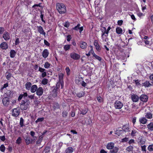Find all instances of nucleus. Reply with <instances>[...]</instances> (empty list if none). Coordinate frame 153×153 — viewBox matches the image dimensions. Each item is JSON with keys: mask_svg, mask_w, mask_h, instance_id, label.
Instances as JSON below:
<instances>
[{"mask_svg": "<svg viewBox=\"0 0 153 153\" xmlns=\"http://www.w3.org/2000/svg\"><path fill=\"white\" fill-rule=\"evenodd\" d=\"M101 32V38L103 41L107 42L108 41L107 38L108 36V32L107 31L106 28L104 27H102L100 29Z\"/></svg>", "mask_w": 153, "mask_h": 153, "instance_id": "f257e3e1", "label": "nucleus"}, {"mask_svg": "<svg viewBox=\"0 0 153 153\" xmlns=\"http://www.w3.org/2000/svg\"><path fill=\"white\" fill-rule=\"evenodd\" d=\"M56 7L60 13H64L66 12V7L63 3H56Z\"/></svg>", "mask_w": 153, "mask_h": 153, "instance_id": "f03ea898", "label": "nucleus"}, {"mask_svg": "<svg viewBox=\"0 0 153 153\" xmlns=\"http://www.w3.org/2000/svg\"><path fill=\"white\" fill-rule=\"evenodd\" d=\"M30 102L28 100H22L20 104V108L22 110H26L30 107Z\"/></svg>", "mask_w": 153, "mask_h": 153, "instance_id": "7ed1b4c3", "label": "nucleus"}, {"mask_svg": "<svg viewBox=\"0 0 153 153\" xmlns=\"http://www.w3.org/2000/svg\"><path fill=\"white\" fill-rule=\"evenodd\" d=\"M123 103L119 100L115 101L114 104V106L116 109H121L123 106Z\"/></svg>", "mask_w": 153, "mask_h": 153, "instance_id": "20e7f679", "label": "nucleus"}, {"mask_svg": "<svg viewBox=\"0 0 153 153\" xmlns=\"http://www.w3.org/2000/svg\"><path fill=\"white\" fill-rule=\"evenodd\" d=\"M70 56L71 58L75 60H78L80 57V56L79 54L75 52H72L71 53Z\"/></svg>", "mask_w": 153, "mask_h": 153, "instance_id": "39448f33", "label": "nucleus"}, {"mask_svg": "<svg viewBox=\"0 0 153 153\" xmlns=\"http://www.w3.org/2000/svg\"><path fill=\"white\" fill-rule=\"evenodd\" d=\"M20 111L18 108H15L12 111V115L15 117H17L19 114Z\"/></svg>", "mask_w": 153, "mask_h": 153, "instance_id": "423d86ee", "label": "nucleus"}, {"mask_svg": "<svg viewBox=\"0 0 153 153\" xmlns=\"http://www.w3.org/2000/svg\"><path fill=\"white\" fill-rule=\"evenodd\" d=\"M140 100L144 102H146L148 100V97L146 95H142L139 97Z\"/></svg>", "mask_w": 153, "mask_h": 153, "instance_id": "0eeeda50", "label": "nucleus"}, {"mask_svg": "<svg viewBox=\"0 0 153 153\" xmlns=\"http://www.w3.org/2000/svg\"><path fill=\"white\" fill-rule=\"evenodd\" d=\"M43 90L42 87H39L37 88L36 91V95L38 96H41L43 94Z\"/></svg>", "mask_w": 153, "mask_h": 153, "instance_id": "6e6552de", "label": "nucleus"}, {"mask_svg": "<svg viewBox=\"0 0 153 153\" xmlns=\"http://www.w3.org/2000/svg\"><path fill=\"white\" fill-rule=\"evenodd\" d=\"M114 143L113 142L108 143L106 145V147L108 149H112L114 147Z\"/></svg>", "mask_w": 153, "mask_h": 153, "instance_id": "1a4fd4ad", "label": "nucleus"}, {"mask_svg": "<svg viewBox=\"0 0 153 153\" xmlns=\"http://www.w3.org/2000/svg\"><path fill=\"white\" fill-rule=\"evenodd\" d=\"M131 99L133 102H136L139 100V97L137 95L133 94L131 96Z\"/></svg>", "mask_w": 153, "mask_h": 153, "instance_id": "9d476101", "label": "nucleus"}, {"mask_svg": "<svg viewBox=\"0 0 153 153\" xmlns=\"http://www.w3.org/2000/svg\"><path fill=\"white\" fill-rule=\"evenodd\" d=\"M58 88L56 87L53 90L52 92V95L53 97H55L57 96Z\"/></svg>", "mask_w": 153, "mask_h": 153, "instance_id": "9b49d317", "label": "nucleus"}, {"mask_svg": "<svg viewBox=\"0 0 153 153\" xmlns=\"http://www.w3.org/2000/svg\"><path fill=\"white\" fill-rule=\"evenodd\" d=\"M48 50L47 49H44L42 53V56L45 58H46L49 55Z\"/></svg>", "mask_w": 153, "mask_h": 153, "instance_id": "f8f14e48", "label": "nucleus"}, {"mask_svg": "<svg viewBox=\"0 0 153 153\" xmlns=\"http://www.w3.org/2000/svg\"><path fill=\"white\" fill-rule=\"evenodd\" d=\"M2 102L4 105L7 106L9 104V100L7 97H4L2 100Z\"/></svg>", "mask_w": 153, "mask_h": 153, "instance_id": "ddd939ff", "label": "nucleus"}, {"mask_svg": "<svg viewBox=\"0 0 153 153\" xmlns=\"http://www.w3.org/2000/svg\"><path fill=\"white\" fill-rule=\"evenodd\" d=\"M37 28L38 32L42 34L45 36V33L42 27L41 26H37Z\"/></svg>", "mask_w": 153, "mask_h": 153, "instance_id": "4468645a", "label": "nucleus"}, {"mask_svg": "<svg viewBox=\"0 0 153 153\" xmlns=\"http://www.w3.org/2000/svg\"><path fill=\"white\" fill-rule=\"evenodd\" d=\"M94 45L95 46L96 50L98 51H100L101 50V48L98 43V41L97 40H95L94 41Z\"/></svg>", "mask_w": 153, "mask_h": 153, "instance_id": "2eb2a0df", "label": "nucleus"}, {"mask_svg": "<svg viewBox=\"0 0 153 153\" xmlns=\"http://www.w3.org/2000/svg\"><path fill=\"white\" fill-rule=\"evenodd\" d=\"M3 37L5 40H8L10 38V36L9 33L7 32H5L3 35Z\"/></svg>", "mask_w": 153, "mask_h": 153, "instance_id": "dca6fc26", "label": "nucleus"}, {"mask_svg": "<svg viewBox=\"0 0 153 153\" xmlns=\"http://www.w3.org/2000/svg\"><path fill=\"white\" fill-rule=\"evenodd\" d=\"M82 80V77H76V78L75 82L76 84L79 85L81 84Z\"/></svg>", "mask_w": 153, "mask_h": 153, "instance_id": "f3484780", "label": "nucleus"}, {"mask_svg": "<svg viewBox=\"0 0 153 153\" xmlns=\"http://www.w3.org/2000/svg\"><path fill=\"white\" fill-rule=\"evenodd\" d=\"M38 88L37 86L36 85H34L31 86L30 88V92L31 93H33L36 91Z\"/></svg>", "mask_w": 153, "mask_h": 153, "instance_id": "a211bd4d", "label": "nucleus"}, {"mask_svg": "<svg viewBox=\"0 0 153 153\" xmlns=\"http://www.w3.org/2000/svg\"><path fill=\"white\" fill-rule=\"evenodd\" d=\"M25 142L27 145H29L33 141V140L31 139L29 136H27L25 139Z\"/></svg>", "mask_w": 153, "mask_h": 153, "instance_id": "6ab92c4d", "label": "nucleus"}, {"mask_svg": "<svg viewBox=\"0 0 153 153\" xmlns=\"http://www.w3.org/2000/svg\"><path fill=\"white\" fill-rule=\"evenodd\" d=\"M139 121L140 123L145 124L146 123L147 120L145 117H143L140 118Z\"/></svg>", "mask_w": 153, "mask_h": 153, "instance_id": "aec40b11", "label": "nucleus"}, {"mask_svg": "<svg viewBox=\"0 0 153 153\" xmlns=\"http://www.w3.org/2000/svg\"><path fill=\"white\" fill-rule=\"evenodd\" d=\"M80 46L82 49H84L87 47V44L85 42H81L80 43Z\"/></svg>", "mask_w": 153, "mask_h": 153, "instance_id": "412c9836", "label": "nucleus"}, {"mask_svg": "<svg viewBox=\"0 0 153 153\" xmlns=\"http://www.w3.org/2000/svg\"><path fill=\"white\" fill-rule=\"evenodd\" d=\"M32 83L30 82H27L25 84V88L27 90H29L30 89Z\"/></svg>", "mask_w": 153, "mask_h": 153, "instance_id": "4be33fe9", "label": "nucleus"}, {"mask_svg": "<svg viewBox=\"0 0 153 153\" xmlns=\"http://www.w3.org/2000/svg\"><path fill=\"white\" fill-rule=\"evenodd\" d=\"M0 47L2 49H6L8 48V46L6 42H4L0 45Z\"/></svg>", "mask_w": 153, "mask_h": 153, "instance_id": "5701e85b", "label": "nucleus"}, {"mask_svg": "<svg viewBox=\"0 0 153 153\" xmlns=\"http://www.w3.org/2000/svg\"><path fill=\"white\" fill-rule=\"evenodd\" d=\"M119 150V148L117 147H115L110 151V153H117Z\"/></svg>", "mask_w": 153, "mask_h": 153, "instance_id": "b1692460", "label": "nucleus"}, {"mask_svg": "<svg viewBox=\"0 0 153 153\" xmlns=\"http://www.w3.org/2000/svg\"><path fill=\"white\" fill-rule=\"evenodd\" d=\"M122 129L126 132L128 131H129V126L127 125H125L123 127Z\"/></svg>", "mask_w": 153, "mask_h": 153, "instance_id": "393cba45", "label": "nucleus"}, {"mask_svg": "<svg viewBox=\"0 0 153 153\" xmlns=\"http://www.w3.org/2000/svg\"><path fill=\"white\" fill-rule=\"evenodd\" d=\"M16 53V51L14 50H11L10 52V57L11 58H14L15 56Z\"/></svg>", "mask_w": 153, "mask_h": 153, "instance_id": "a878e982", "label": "nucleus"}, {"mask_svg": "<svg viewBox=\"0 0 153 153\" xmlns=\"http://www.w3.org/2000/svg\"><path fill=\"white\" fill-rule=\"evenodd\" d=\"M116 31L118 34H122L123 33L122 29L120 27H117L116 28Z\"/></svg>", "mask_w": 153, "mask_h": 153, "instance_id": "bb28decb", "label": "nucleus"}, {"mask_svg": "<svg viewBox=\"0 0 153 153\" xmlns=\"http://www.w3.org/2000/svg\"><path fill=\"white\" fill-rule=\"evenodd\" d=\"M73 149L71 147H68L65 151V153H72L73 152Z\"/></svg>", "mask_w": 153, "mask_h": 153, "instance_id": "cd10ccee", "label": "nucleus"}, {"mask_svg": "<svg viewBox=\"0 0 153 153\" xmlns=\"http://www.w3.org/2000/svg\"><path fill=\"white\" fill-rule=\"evenodd\" d=\"M147 126L149 130L151 131H153V123H151L149 124Z\"/></svg>", "mask_w": 153, "mask_h": 153, "instance_id": "c85d7f7f", "label": "nucleus"}, {"mask_svg": "<svg viewBox=\"0 0 153 153\" xmlns=\"http://www.w3.org/2000/svg\"><path fill=\"white\" fill-rule=\"evenodd\" d=\"M138 134L137 131L135 129H133L131 133V135L132 136H136Z\"/></svg>", "mask_w": 153, "mask_h": 153, "instance_id": "c756f323", "label": "nucleus"}, {"mask_svg": "<svg viewBox=\"0 0 153 153\" xmlns=\"http://www.w3.org/2000/svg\"><path fill=\"white\" fill-rule=\"evenodd\" d=\"M43 138L42 136H40L36 141V144H40L43 140Z\"/></svg>", "mask_w": 153, "mask_h": 153, "instance_id": "7c9ffc66", "label": "nucleus"}, {"mask_svg": "<svg viewBox=\"0 0 153 153\" xmlns=\"http://www.w3.org/2000/svg\"><path fill=\"white\" fill-rule=\"evenodd\" d=\"M133 147L131 146H130L127 147L126 149V150L128 152H132L133 150Z\"/></svg>", "mask_w": 153, "mask_h": 153, "instance_id": "2f4dec72", "label": "nucleus"}, {"mask_svg": "<svg viewBox=\"0 0 153 153\" xmlns=\"http://www.w3.org/2000/svg\"><path fill=\"white\" fill-rule=\"evenodd\" d=\"M145 116L147 118L149 119H151L152 117V114L151 113H147Z\"/></svg>", "mask_w": 153, "mask_h": 153, "instance_id": "473e14b6", "label": "nucleus"}, {"mask_svg": "<svg viewBox=\"0 0 153 153\" xmlns=\"http://www.w3.org/2000/svg\"><path fill=\"white\" fill-rule=\"evenodd\" d=\"M143 86L145 87H148L151 85V84L149 81H146L143 84Z\"/></svg>", "mask_w": 153, "mask_h": 153, "instance_id": "72a5a7b5", "label": "nucleus"}, {"mask_svg": "<svg viewBox=\"0 0 153 153\" xmlns=\"http://www.w3.org/2000/svg\"><path fill=\"white\" fill-rule=\"evenodd\" d=\"M48 79L46 78H43L42 81V83L44 85L47 84L48 83Z\"/></svg>", "mask_w": 153, "mask_h": 153, "instance_id": "f704fd0d", "label": "nucleus"}, {"mask_svg": "<svg viewBox=\"0 0 153 153\" xmlns=\"http://www.w3.org/2000/svg\"><path fill=\"white\" fill-rule=\"evenodd\" d=\"M71 45H65L64 47V49L65 51L68 50L70 48Z\"/></svg>", "mask_w": 153, "mask_h": 153, "instance_id": "c9c22d12", "label": "nucleus"}, {"mask_svg": "<svg viewBox=\"0 0 153 153\" xmlns=\"http://www.w3.org/2000/svg\"><path fill=\"white\" fill-rule=\"evenodd\" d=\"M84 92L83 91L80 92L79 93H78L77 94V96L78 97H81L83 96H84Z\"/></svg>", "mask_w": 153, "mask_h": 153, "instance_id": "e433bc0d", "label": "nucleus"}, {"mask_svg": "<svg viewBox=\"0 0 153 153\" xmlns=\"http://www.w3.org/2000/svg\"><path fill=\"white\" fill-rule=\"evenodd\" d=\"M93 56L96 59L98 60L99 61H101L102 59V58L101 57L99 56H97L95 54L94 55H93Z\"/></svg>", "mask_w": 153, "mask_h": 153, "instance_id": "4c0bfd02", "label": "nucleus"}, {"mask_svg": "<svg viewBox=\"0 0 153 153\" xmlns=\"http://www.w3.org/2000/svg\"><path fill=\"white\" fill-rule=\"evenodd\" d=\"M22 139L20 137H19L16 140V143L19 144L22 142Z\"/></svg>", "mask_w": 153, "mask_h": 153, "instance_id": "58836bf2", "label": "nucleus"}, {"mask_svg": "<svg viewBox=\"0 0 153 153\" xmlns=\"http://www.w3.org/2000/svg\"><path fill=\"white\" fill-rule=\"evenodd\" d=\"M5 149V147L3 144L1 145L0 147V150L2 152H4Z\"/></svg>", "mask_w": 153, "mask_h": 153, "instance_id": "ea45409f", "label": "nucleus"}, {"mask_svg": "<svg viewBox=\"0 0 153 153\" xmlns=\"http://www.w3.org/2000/svg\"><path fill=\"white\" fill-rule=\"evenodd\" d=\"M148 149L150 151H153V144L149 145L148 147Z\"/></svg>", "mask_w": 153, "mask_h": 153, "instance_id": "a19ab883", "label": "nucleus"}, {"mask_svg": "<svg viewBox=\"0 0 153 153\" xmlns=\"http://www.w3.org/2000/svg\"><path fill=\"white\" fill-rule=\"evenodd\" d=\"M50 66V64L48 62H45L44 64V67L46 68H48Z\"/></svg>", "mask_w": 153, "mask_h": 153, "instance_id": "79ce46f5", "label": "nucleus"}, {"mask_svg": "<svg viewBox=\"0 0 153 153\" xmlns=\"http://www.w3.org/2000/svg\"><path fill=\"white\" fill-rule=\"evenodd\" d=\"M44 120V117H41L37 119L36 121L35 122L37 123L39 122H41L42 121Z\"/></svg>", "mask_w": 153, "mask_h": 153, "instance_id": "37998d69", "label": "nucleus"}, {"mask_svg": "<svg viewBox=\"0 0 153 153\" xmlns=\"http://www.w3.org/2000/svg\"><path fill=\"white\" fill-rule=\"evenodd\" d=\"M65 71L68 75H69L70 73V70L69 67H67L65 68Z\"/></svg>", "mask_w": 153, "mask_h": 153, "instance_id": "c03bdc74", "label": "nucleus"}, {"mask_svg": "<svg viewBox=\"0 0 153 153\" xmlns=\"http://www.w3.org/2000/svg\"><path fill=\"white\" fill-rule=\"evenodd\" d=\"M80 26V24H78L76 26L73 28V29L76 30H77L79 29Z\"/></svg>", "mask_w": 153, "mask_h": 153, "instance_id": "a18cd8bd", "label": "nucleus"}, {"mask_svg": "<svg viewBox=\"0 0 153 153\" xmlns=\"http://www.w3.org/2000/svg\"><path fill=\"white\" fill-rule=\"evenodd\" d=\"M24 120L21 117L20 119V124L21 127L23 126Z\"/></svg>", "mask_w": 153, "mask_h": 153, "instance_id": "49530a36", "label": "nucleus"}, {"mask_svg": "<svg viewBox=\"0 0 153 153\" xmlns=\"http://www.w3.org/2000/svg\"><path fill=\"white\" fill-rule=\"evenodd\" d=\"M30 135L34 138V140H35V139H36L37 138L36 137H34V136L35 135V133L33 131H31L30 132Z\"/></svg>", "mask_w": 153, "mask_h": 153, "instance_id": "de8ad7c7", "label": "nucleus"}, {"mask_svg": "<svg viewBox=\"0 0 153 153\" xmlns=\"http://www.w3.org/2000/svg\"><path fill=\"white\" fill-rule=\"evenodd\" d=\"M97 99L100 102H103V99L100 96L97 97Z\"/></svg>", "mask_w": 153, "mask_h": 153, "instance_id": "09e8293b", "label": "nucleus"}, {"mask_svg": "<svg viewBox=\"0 0 153 153\" xmlns=\"http://www.w3.org/2000/svg\"><path fill=\"white\" fill-rule=\"evenodd\" d=\"M129 52L128 51H127L126 53H125V56L124 57L126 58H127L129 57Z\"/></svg>", "mask_w": 153, "mask_h": 153, "instance_id": "8fccbe9b", "label": "nucleus"}, {"mask_svg": "<svg viewBox=\"0 0 153 153\" xmlns=\"http://www.w3.org/2000/svg\"><path fill=\"white\" fill-rule=\"evenodd\" d=\"M90 54H91L93 55V56L94 55L95 53H94V52L93 51V48H92V47L91 46V50L89 51Z\"/></svg>", "mask_w": 153, "mask_h": 153, "instance_id": "3c124183", "label": "nucleus"}, {"mask_svg": "<svg viewBox=\"0 0 153 153\" xmlns=\"http://www.w3.org/2000/svg\"><path fill=\"white\" fill-rule=\"evenodd\" d=\"M63 76V74L61 73L59 74V80H61L62 79Z\"/></svg>", "mask_w": 153, "mask_h": 153, "instance_id": "603ef678", "label": "nucleus"}, {"mask_svg": "<svg viewBox=\"0 0 153 153\" xmlns=\"http://www.w3.org/2000/svg\"><path fill=\"white\" fill-rule=\"evenodd\" d=\"M145 143V140L144 139L141 138L140 140V143L141 144H143Z\"/></svg>", "mask_w": 153, "mask_h": 153, "instance_id": "864d4df0", "label": "nucleus"}, {"mask_svg": "<svg viewBox=\"0 0 153 153\" xmlns=\"http://www.w3.org/2000/svg\"><path fill=\"white\" fill-rule=\"evenodd\" d=\"M129 15L131 16V19L133 20L134 21H135L136 20V19L134 16L133 14L130 15Z\"/></svg>", "mask_w": 153, "mask_h": 153, "instance_id": "5fc2aeb1", "label": "nucleus"}, {"mask_svg": "<svg viewBox=\"0 0 153 153\" xmlns=\"http://www.w3.org/2000/svg\"><path fill=\"white\" fill-rule=\"evenodd\" d=\"M137 15L140 17H141L143 16H144V15L142 13L139 12L137 13Z\"/></svg>", "mask_w": 153, "mask_h": 153, "instance_id": "6e6d98bb", "label": "nucleus"}, {"mask_svg": "<svg viewBox=\"0 0 153 153\" xmlns=\"http://www.w3.org/2000/svg\"><path fill=\"white\" fill-rule=\"evenodd\" d=\"M5 137L4 136H0V139L2 141H4L5 140Z\"/></svg>", "mask_w": 153, "mask_h": 153, "instance_id": "4d7b16f0", "label": "nucleus"}, {"mask_svg": "<svg viewBox=\"0 0 153 153\" xmlns=\"http://www.w3.org/2000/svg\"><path fill=\"white\" fill-rule=\"evenodd\" d=\"M136 120V117H134L132 119V122L133 123V125H134L135 123Z\"/></svg>", "mask_w": 153, "mask_h": 153, "instance_id": "13d9d810", "label": "nucleus"}, {"mask_svg": "<svg viewBox=\"0 0 153 153\" xmlns=\"http://www.w3.org/2000/svg\"><path fill=\"white\" fill-rule=\"evenodd\" d=\"M87 111L86 110H82V111H81L80 114H85L87 113Z\"/></svg>", "mask_w": 153, "mask_h": 153, "instance_id": "bf43d9fd", "label": "nucleus"}, {"mask_svg": "<svg viewBox=\"0 0 153 153\" xmlns=\"http://www.w3.org/2000/svg\"><path fill=\"white\" fill-rule=\"evenodd\" d=\"M45 69L39 67V71L43 73V72H45Z\"/></svg>", "mask_w": 153, "mask_h": 153, "instance_id": "052dcab7", "label": "nucleus"}, {"mask_svg": "<svg viewBox=\"0 0 153 153\" xmlns=\"http://www.w3.org/2000/svg\"><path fill=\"white\" fill-rule=\"evenodd\" d=\"M123 23V21L122 20H118L117 22L118 24L119 25H120V26L122 25Z\"/></svg>", "mask_w": 153, "mask_h": 153, "instance_id": "680f3d73", "label": "nucleus"}, {"mask_svg": "<svg viewBox=\"0 0 153 153\" xmlns=\"http://www.w3.org/2000/svg\"><path fill=\"white\" fill-rule=\"evenodd\" d=\"M23 97V94H20L18 97V101H20L22 99Z\"/></svg>", "mask_w": 153, "mask_h": 153, "instance_id": "e2e57ef3", "label": "nucleus"}, {"mask_svg": "<svg viewBox=\"0 0 153 153\" xmlns=\"http://www.w3.org/2000/svg\"><path fill=\"white\" fill-rule=\"evenodd\" d=\"M128 140V139L127 138H125L122 139L121 141L122 142H127Z\"/></svg>", "mask_w": 153, "mask_h": 153, "instance_id": "0e129e2a", "label": "nucleus"}, {"mask_svg": "<svg viewBox=\"0 0 153 153\" xmlns=\"http://www.w3.org/2000/svg\"><path fill=\"white\" fill-rule=\"evenodd\" d=\"M69 26V23L68 22H66L65 23L64 25V27H68Z\"/></svg>", "mask_w": 153, "mask_h": 153, "instance_id": "69168bd1", "label": "nucleus"}, {"mask_svg": "<svg viewBox=\"0 0 153 153\" xmlns=\"http://www.w3.org/2000/svg\"><path fill=\"white\" fill-rule=\"evenodd\" d=\"M67 113L66 111H63L62 112V115L64 117H66L67 115Z\"/></svg>", "mask_w": 153, "mask_h": 153, "instance_id": "338daca9", "label": "nucleus"}, {"mask_svg": "<svg viewBox=\"0 0 153 153\" xmlns=\"http://www.w3.org/2000/svg\"><path fill=\"white\" fill-rule=\"evenodd\" d=\"M19 43V38L16 39V41L15 42V45H17Z\"/></svg>", "mask_w": 153, "mask_h": 153, "instance_id": "774afa93", "label": "nucleus"}]
</instances>
